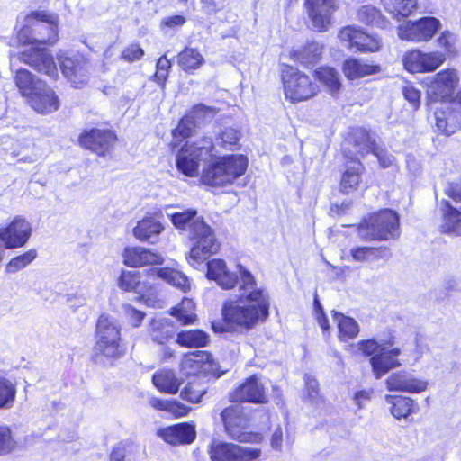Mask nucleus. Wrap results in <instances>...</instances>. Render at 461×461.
Wrapping results in <instances>:
<instances>
[{
  "label": "nucleus",
  "mask_w": 461,
  "mask_h": 461,
  "mask_svg": "<svg viewBox=\"0 0 461 461\" xmlns=\"http://www.w3.org/2000/svg\"><path fill=\"white\" fill-rule=\"evenodd\" d=\"M28 23H32V31L23 27L18 32V41L22 45H31L23 50L19 59L50 77L58 76V69L52 55L45 48L33 46L39 44H53L58 39V18L46 11H34L27 16Z\"/></svg>",
  "instance_id": "obj_1"
},
{
  "label": "nucleus",
  "mask_w": 461,
  "mask_h": 461,
  "mask_svg": "<svg viewBox=\"0 0 461 461\" xmlns=\"http://www.w3.org/2000/svg\"><path fill=\"white\" fill-rule=\"evenodd\" d=\"M240 285L239 299L227 301L222 306L226 330L252 329L268 316L269 300L265 291L258 287L254 276L239 266Z\"/></svg>",
  "instance_id": "obj_2"
},
{
  "label": "nucleus",
  "mask_w": 461,
  "mask_h": 461,
  "mask_svg": "<svg viewBox=\"0 0 461 461\" xmlns=\"http://www.w3.org/2000/svg\"><path fill=\"white\" fill-rule=\"evenodd\" d=\"M167 215L176 229L189 231V238L193 241L187 257L190 265L195 267L218 251L220 245L213 230L197 216L196 210L167 212Z\"/></svg>",
  "instance_id": "obj_3"
},
{
  "label": "nucleus",
  "mask_w": 461,
  "mask_h": 461,
  "mask_svg": "<svg viewBox=\"0 0 461 461\" xmlns=\"http://www.w3.org/2000/svg\"><path fill=\"white\" fill-rule=\"evenodd\" d=\"M248 158L243 155H228L216 158L204 168L202 181L210 186L231 185L247 170Z\"/></svg>",
  "instance_id": "obj_4"
},
{
  "label": "nucleus",
  "mask_w": 461,
  "mask_h": 461,
  "mask_svg": "<svg viewBox=\"0 0 461 461\" xmlns=\"http://www.w3.org/2000/svg\"><path fill=\"white\" fill-rule=\"evenodd\" d=\"M94 348L96 359L104 357L110 360H115L124 354L121 339V326L114 318L106 314H102L99 317L96 323V341Z\"/></svg>",
  "instance_id": "obj_5"
},
{
  "label": "nucleus",
  "mask_w": 461,
  "mask_h": 461,
  "mask_svg": "<svg viewBox=\"0 0 461 461\" xmlns=\"http://www.w3.org/2000/svg\"><path fill=\"white\" fill-rule=\"evenodd\" d=\"M358 231L366 240L394 239L399 235L398 214L388 209L375 212L358 226Z\"/></svg>",
  "instance_id": "obj_6"
},
{
  "label": "nucleus",
  "mask_w": 461,
  "mask_h": 461,
  "mask_svg": "<svg viewBox=\"0 0 461 461\" xmlns=\"http://www.w3.org/2000/svg\"><path fill=\"white\" fill-rule=\"evenodd\" d=\"M213 149L214 145L210 137L186 142L177 154L176 167L178 170L187 176H196L201 161L211 158Z\"/></svg>",
  "instance_id": "obj_7"
},
{
  "label": "nucleus",
  "mask_w": 461,
  "mask_h": 461,
  "mask_svg": "<svg viewBox=\"0 0 461 461\" xmlns=\"http://www.w3.org/2000/svg\"><path fill=\"white\" fill-rule=\"evenodd\" d=\"M459 81V74L456 69L446 68L426 77L423 83L430 102L449 103L453 100Z\"/></svg>",
  "instance_id": "obj_8"
},
{
  "label": "nucleus",
  "mask_w": 461,
  "mask_h": 461,
  "mask_svg": "<svg viewBox=\"0 0 461 461\" xmlns=\"http://www.w3.org/2000/svg\"><path fill=\"white\" fill-rule=\"evenodd\" d=\"M118 286L126 292L138 294V301L147 306L161 308L163 301L156 294V287L150 282L141 281L140 272L137 270H123L118 279Z\"/></svg>",
  "instance_id": "obj_9"
},
{
  "label": "nucleus",
  "mask_w": 461,
  "mask_h": 461,
  "mask_svg": "<svg viewBox=\"0 0 461 461\" xmlns=\"http://www.w3.org/2000/svg\"><path fill=\"white\" fill-rule=\"evenodd\" d=\"M285 97L293 103L308 100L318 92V86L311 78L292 67L283 71Z\"/></svg>",
  "instance_id": "obj_10"
},
{
  "label": "nucleus",
  "mask_w": 461,
  "mask_h": 461,
  "mask_svg": "<svg viewBox=\"0 0 461 461\" xmlns=\"http://www.w3.org/2000/svg\"><path fill=\"white\" fill-rule=\"evenodd\" d=\"M228 435L240 442L258 443L262 436L248 431L249 419L238 406H230L221 412Z\"/></svg>",
  "instance_id": "obj_11"
},
{
  "label": "nucleus",
  "mask_w": 461,
  "mask_h": 461,
  "mask_svg": "<svg viewBox=\"0 0 461 461\" xmlns=\"http://www.w3.org/2000/svg\"><path fill=\"white\" fill-rule=\"evenodd\" d=\"M209 454L212 461H261L262 451L258 447L214 442Z\"/></svg>",
  "instance_id": "obj_12"
},
{
  "label": "nucleus",
  "mask_w": 461,
  "mask_h": 461,
  "mask_svg": "<svg viewBox=\"0 0 461 461\" xmlns=\"http://www.w3.org/2000/svg\"><path fill=\"white\" fill-rule=\"evenodd\" d=\"M441 24L435 17H424L417 21H407L398 27L402 40L420 42L429 41L439 30Z\"/></svg>",
  "instance_id": "obj_13"
},
{
  "label": "nucleus",
  "mask_w": 461,
  "mask_h": 461,
  "mask_svg": "<svg viewBox=\"0 0 461 461\" xmlns=\"http://www.w3.org/2000/svg\"><path fill=\"white\" fill-rule=\"evenodd\" d=\"M446 61V54L440 51L422 52L411 50L402 58L403 66L411 73H428L437 70Z\"/></svg>",
  "instance_id": "obj_14"
},
{
  "label": "nucleus",
  "mask_w": 461,
  "mask_h": 461,
  "mask_svg": "<svg viewBox=\"0 0 461 461\" xmlns=\"http://www.w3.org/2000/svg\"><path fill=\"white\" fill-rule=\"evenodd\" d=\"M339 38L345 46L354 51L375 52L380 49V41L355 25L343 27Z\"/></svg>",
  "instance_id": "obj_15"
},
{
  "label": "nucleus",
  "mask_w": 461,
  "mask_h": 461,
  "mask_svg": "<svg viewBox=\"0 0 461 461\" xmlns=\"http://www.w3.org/2000/svg\"><path fill=\"white\" fill-rule=\"evenodd\" d=\"M307 14L314 30L325 32L331 23V16L338 9L337 0H305Z\"/></svg>",
  "instance_id": "obj_16"
},
{
  "label": "nucleus",
  "mask_w": 461,
  "mask_h": 461,
  "mask_svg": "<svg viewBox=\"0 0 461 461\" xmlns=\"http://www.w3.org/2000/svg\"><path fill=\"white\" fill-rule=\"evenodd\" d=\"M31 235V223L21 217L14 218L7 227L0 228V240L9 249L23 247Z\"/></svg>",
  "instance_id": "obj_17"
},
{
  "label": "nucleus",
  "mask_w": 461,
  "mask_h": 461,
  "mask_svg": "<svg viewBox=\"0 0 461 461\" xmlns=\"http://www.w3.org/2000/svg\"><path fill=\"white\" fill-rule=\"evenodd\" d=\"M116 135L109 130L92 129L80 135V144L99 156H105L116 142Z\"/></svg>",
  "instance_id": "obj_18"
},
{
  "label": "nucleus",
  "mask_w": 461,
  "mask_h": 461,
  "mask_svg": "<svg viewBox=\"0 0 461 461\" xmlns=\"http://www.w3.org/2000/svg\"><path fill=\"white\" fill-rule=\"evenodd\" d=\"M428 381L419 378L406 371H400L391 374L386 381L385 385L388 391L420 393L428 388Z\"/></svg>",
  "instance_id": "obj_19"
},
{
  "label": "nucleus",
  "mask_w": 461,
  "mask_h": 461,
  "mask_svg": "<svg viewBox=\"0 0 461 461\" xmlns=\"http://www.w3.org/2000/svg\"><path fill=\"white\" fill-rule=\"evenodd\" d=\"M60 68L72 86L79 88L88 81L89 64L82 56L60 57Z\"/></svg>",
  "instance_id": "obj_20"
},
{
  "label": "nucleus",
  "mask_w": 461,
  "mask_h": 461,
  "mask_svg": "<svg viewBox=\"0 0 461 461\" xmlns=\"http://www.w3.org/2000/svg\"><path fill=\"white\" fill-rule=\"evenodd\" d=\"M231 402L261 403L266 400L265 388L256 375L245 380L230 393Z\"/></svg>",
  "instance_id": "obj_21"
},
{
  "label": "nucleus",
  "mask_w": 461,
  "mask_h": 461,
  "mask_svg": "<svg viewBox=\"0 0 461 461\" xmlns=\"http://www.w3.org/2000/svg\"><path fill=\"white\" fill-rule=\"evenodd\" d=\"M391 346L392 343L389 342L384 349L369 359L373 374L376 379L381 378L390 370L402 366L401 361L397 358L402 352L401 349L398 348H391Z\"/></svg>",
  "instance_id": "obj_22"
},
{
  "label": "nucleus",
  "mask_w": 461,
  "mask_h": 461,
  "mask_svg": "<svg viewBox=\"0 0 461 461\" xmlns=\"http://www.w3.org/2000/svg\"><path fill=\"white\" fill-rule=\"evenodd\" d=\"M38 90L27 98L31 107L39 113L48 114L57 111L59 100L52 88L46 83L40 84Z\"/></svg>",
  "instance_id": "obj_23"
},
{
  "label": "nucleus",
  "mask_w": 461,
  "mask_h": 461,
  "mask_svg": "<svg viewBox=\"0 0 461 461\" xmlns=\"http://www.w3.org/2000/svg\"><path fill=\"white\" fill-rule=\"evenodd\" d=\"M206 276L214 280L222 289H231L236 284L240 285V279L237 275L231 272L223 259L216 258L207 263Z\"/></svg>",
  "instance_id": "obj_24"
},
{
  "label": "nucleus",
  "mask_w": 461,
  "mask_h": 461,
  "mask_svg": "<svg viewBox=\"0 0 461 461\" xmlns=\"http://www.w3.org/2000/svg\"><path fill=\"white\" fill-rule=\"evenodd\" d=\"M158 435L171 445L190 444L195 438L194 426L189 423H179L160 429Z\"/></svg>",
  "instance_id": "obj_25"
},
{
  "label": "nucleus",
  "mask_w": 461,
  "mask_h": 461,
  "mask_svg": "<svg viewBox=\"0 0 461 461\" xmlns=\"http://www.w3.org/2000/svg\"><path fill=\"white\" fill-rule=\"evenodd\" d=\"M123 262L131 267H141L146 265H159L163 263L160 254L154 253L142 247L126 248L123 251Z\"/></svg>",
  "instance_id": "obj_26"
},
{
  "label": "nucleus",
  "mask_w": 461,
  "mask_h": 461,
  "mask_svg": "<svg viewBox=\"0 0 461 461\" xmlns=\"http://www.w3.org/2000/svg\"><path fill=\"white\" fill-rule=\"evenodd\" d=\"M180 367L185 375L209 373L212 369L211 355L205 351L186 354L183 357Z\"/></svg>",
  "instance_id": "obj_27"
},
{
  "label": "nucleus",
  "mask_w": 461,
  "mask_h": 461,
  "mask_svg": "<svg viewBox=\"0 0 461 461\" xmlns=\"http://www.w3.org/2000/svg\"><path fill=\"white\" fill-rule=\"evenodd\" d=\"M441 223L440 230L443 233L460 235L461 234V205L455 206L448 201L443 200L440 203Z\"/></svg>",
  "instance_id": "obj_28"
},
{
  "label": "nucleus",
  "mask_w": 461,
  "mask_h": 461,
  "mask_svg": "<svg viewBox=\"0 0 461 461\" xmlns=\"http://www.w3.org/2000/svg\"><path fill=\"white\" fill-rule=\"evenodd\" d=\"M213 109L203 104L195 105L193 110L184 116L179 122L177 127L173 131L175 138L189 137L195 130L196 122L205 118L209 113H213Z\"/></svg>",
  "instance_id": "obj_29"
},
{
  "label": "nucleus",
  "mask_w": 461,
  "mask_h": 461,
  "mask_svg": "<svg viewBox=\"0 0 461 461\" xmlns=\"http://www.w3.org/2000/svg\"><path fill=\"white\" fill-rule=\"evenodd\" d=\"M436 128L438 131L451 135L459 128L458 114L451 109L449 103H441L435 111Z\"/></svg>",
  "instance_id": "obj_30"
},
{
  "label": "nucleus",
  "mask_w": 461,
  "mask_h": 461,
  "mask_svg": "<svg viewBox=\"0 0 461 461\" xmlns=\"http://www.w3.org/2000/svg\"><path fill=\"white\" fill-rule=\"evenodd\" d=\"M342 70L348 80H355L380 72V67L350 58L343 62Z\"/></svg>",
  "instance_id": "obj_31"
},
{
  "label": "nucleus",
  "mask_w": 461,
  "mask_h": 461,
  "mask_svg": "<svg viewBox=\"0 0 461 461\" xmlns=\"http://www.w3.org/2000/svg\"><path fill=\"white\" fill-rule=\"evenodd\" d=\"M384 401L390 406L391 414L397 420L407 418L418 408L414 400L406 396L386 394Z\"/></svg>",
  "instance_id": "obj_32"
},
{
  "label": "nucleus",
  "mask_w": 461,
  "mask_h": 461,
  "mask_svg": "<svg viewBox=\"0 0 461 461\" xmlns=\"http://www.w3.org/2000/svg\"><path fill=\"white\" fill-rule=\"evenodd\" d=\"M163 230L164 227L157 219L146 217L138 221L136 227L133 229V235L140 241L154 243Z\"/></svg>",
  "instance_id": "obj_33"
},
{
  "label": "nucleus",
  "mask_w": 461,
  "mask_h": 461,
  "mask_svg": "<svg viewBox=\"0 0 461 461\" xmlns=\"http://www.w3.org/2000/svg\"><path fill=\"white\" fill-rule=\"evenodd\" d=\"M152 382L158 391L169 394L176 393L182 384V380L170 369H162L155 373Z\"/></svg>",
  "instance_id": "obj_34"
},
{
  "label": "nucleus",
  "mask_w": 461,
  "mask_h": 461,
  "mask_svg": "<svg viewBox=\"0 0 461 461\" xmlns=\"http://www.w3.org/2000/svg\"><path fill=\"white\" fill-rule=\"evenodd\" d=\"M149 278L157 276L184 292L190 288V282L187 276L182 272L173 268H153L149 271Z\"/></svg>",
  "instance_id": "obj_35"
},
{
  "label": "nucleus",
  "mask_w": 461,
  "mask_h": 461,
  "mask_svg": "<svg viewBox=\"0 0 461 461\" xmlns=\"http://www.w3.org/2000/svg\"><path fill=\"white\" fill-rule=\"evenodd\" d=\"M148 331L154 342L165 344L174 335V324L168 319H153L149 323Z\"/></svg>",
  "instance_id": "obj_36"
},
{
  "label": "nucleus",
  "mask_w": 461,
  "mask_h": 461,
  "mask_svg": "<svg viewBox=\"0 0 461 461\" xmlns=\"http://www.w3.org/2000/svg\"><path fill=\"white\" fill-rule=\"evenodd\" d=\"M364 167L358 159L349 161L340 180V188L344 193L348 194L357 188Z\"/></svg>",
  "instance_id": "obj_37"
},
{
  "label": "nucleus",
  "mask_w": 461,
  "mask_h": 461,
  "mask_svg": "<svg viewBox=\"0 0 461 461\" xmlns=\"http://www.w3.org/2000/svg\"><path fill=\"white\" fill-rule=\"evenodd\" d=\"M14 83L19 89V92L26 99L36 92L40 84H45L42 80L35 78L33 75L25 68H20L16 71L14 76Z\"/></svg>",
  "instance_id": "obj_38"
},
{
  "label": "nucleus",
  "mask_w": 461,
  "mask_h": 461,
  "mask_svg": "<svg viewBox=\"0 0 461 461\" xmlns=\"http://www.w3.org/2000/svg\"><path fill=\"white\" fill-rule=\"evenodd\" d=\"M333 318L337 321L339 338L342 341L355 339L359 332L357 322L351 317L345 316L336 311L332 312Z\"/></svg>",
  "instance_id": "obj_39"
},
{
  "label": "nucleus",
  "mask_w": 461,
  "mask_h": 461,
  "mask_svg": "<svg viewBox=\"0 0 461 461\" xmlns=\"http://www.w3.org/2000/svg\"><path fill=\"white\" fill-rule=\"evenodd\" d=\"M349 141L354 145L355 154L362 157L371 153L376 145L375 142L371 139L369 133L362 128L355 129L351 132L349 136Z\"/></svg>",
  "instance_id": "obj_40"
},
{
  "label": "nucleus",
  "mask_w": 461,
  "mask_h": 461,
  "mask_svg": "<svg viewBox=\"0 0 461 461\" xmlns=\"http://www.w3.org/2000/svg\"><path fill=\"white\" fill-rule=\"evenodd\" d=\"M208 341L209 336L201 330L181 331L176 336V343L185 348L205 347Z\"/></svg>",
  "instance_id": "obj_41"
},
{
  "label": "nucleus",
  "mask_w": 461,
  "mask_h": 461,
  "mask_svg": "<svg viewBox=\"0 0 461 461\" xmlns=\"http://www.w3.org/2000/svg\"><path fill=\"white\" fill-rule=\"evenodd\" d=\"M195 304L193 300L185 298L176 307L171 309V315L183 325L194 323L196 319Z\"/></svg>",
  "instance_id": "obj_42"
},
{
  "label": "nucleus",
  "mask_w": 461,
  "mask_h": 461,
  "mask_svg": "<svg viewBox=\"0 0 461 461\" xmlns=\"http://www.w3.org/2000/svg\"><path fill=\"white\" fill-rule=\"evenodd\" d=\"M315 77L334 95L341 86L338 71L330 67H322L315 71Z\"/></svg>",
  "instance_id": "obj_43"
},
{
  "label": "nucleus",
  "mask_w": 461,
  "mask_h": 461,
  "mask_svg": "<svg viewBox=\"0 0 461 461\" xmlns=\"http://www.w3.org/2000/svg\"><path fill=\"white\" fill-rule=\"evenodd\" d=\"M384 9L393 16H408L417 7V0H381Z\"/></svg>",
  "instance_id": "obj_44"
},
{
  "label": "nucleus",
  "mask_w": 461,
  "mask_h": 461,
  "mask_svg": "<svg viewBox=\"0 0 461 461\" xmlns=\"http://www.w3.org/2000/svg\"><path fill=\"white\" fill-rule=\"evenodd\" d=\"M322 46L317 42H310L301 50H294L293 56L295 60L310 65L317 62L322 54Z\"/></svg>",
  "instance_id": "obj_45"
},
{
  "label": "nucleus",
  "mask_w": 461,
  "mask_h": 461,
  "mask_svg": "<svg viewBox=\"0 0 461 461\" xmlns=\"http://www.w3.org/2000/svg\"><path fill=\"white\" fill-rule=\"evenodd\" d=\"M16 384L12 380L0 376V410L11 409L16 398Z\"/></svg>",
  "instance_id": "obj_46"
},
{
  "label": "nucleus",
  "mask_w": 461,
  "mask_h": 461,
  "mask_svg": "<svg viewBox=\"0 0 461 461\" xmlns=\"http://www.w3.org/2000/svg\"><path fill=\"white\" fill-rule=\"evenodd\" d=\"M204 59L195 49L186 48L178 54V64L185 71L197 69Z\"/></svg>",
  "instance_id": "obj_47"
},
{
  "label": "nucleus",
  "mask_w": 461,
  "mask_h": 461,
  "mask_svg": "<svg viewBox=\"0 0 461 461\" xmlns=\"http://www.w3.org/2000/svg\"><path fill=\"white\" fill-rule=\"evenodd\" d=\"M37 250L29 249L25 253L13 258L5 266V272L14 274L29 266L36 258Z\"/></svg>",
  "instance_id": "obj_48"
},
{
  "label": "nucleus",
  "mask_w": 461,
  "mask_h": 461,
  "mask_svg": "<svg viewBox=\"0 0 461 461\" xmlns=\"http://www.w3.org/2000/svg\"><path fill=\"white\" fill-rule=\"evenodd\" d=\"M382 251L376 248L357 247L350 249V255L355 261H375L381 258Z\"/></svg>",
  "instance_id": "obj_49"
},
{
  "label": "nucleus",
  "mask_w": 461,
  "mask_h": 461,
  "mask_svg": "<svg viewBox=\"0 0 461 461\" xmlns=\"http://www.w3.org/2000/svg\"><path fill=\"white\" fill-rule=\"evenodd\" d=\"M205 389L197 382L188 383L181 391V398L192 403L199 402L205 393Z\"/></svg>",
  "instance_id": "obj_50"
},
{
  "label": "nucleus",
  "mask_w": 461,
  "mask_h": 461,
  "mask_svg": "<svg viewBox=\"0 0 461 461\" xmlns=\"http://www.w3.org/2000/svg\"><path fill=\"white\" fill-rule=\"evenodd\" d=\"M357 19L366 24L379 25L381 23V14L373 5H363L357 11Z\"/></svg>",
  "instance_id": "obj_51"
},
{
  "label": "nucleus",
  "mask_w": 461,
  "mask_h": 461,
  "mask_svg": "<svg viewBox=\"0 0 461 461\" xmlns=\"http://www.w3.org/2000/svg\"><path fill=\"white\" fill-rule=\"evenodd\" d=\"M16 441L9 427L0 426V455H6L16 447Z\"/></svg>",
  "instance_id": "obj_52"
},
{
  "label": "nucleus",
  "mask_w": 461,
  "mask_h": 461,
  "mask_svg": "<svg viewBox=\"0 0 461 461\" xmlns=\"http://www.w3.org/2000/svg\"><path fill=\"white\" fill-rule=\"evenodd\" d=\"M389 341L378 342L375 339L361 340L357 343L358 349L365 356L373 357L384 349Z\"/></svg>",
  "instance_id": "obj_53"
},
{
  "label": "nucleus",
  "mask_w": 461,
  "mask_h": 461,
  "mask_svg": "<svg viewBox=\"0 0 461 461\" xmlns=\"http://www.w3.org/2000/svg\"><path fill=\"white\" fill-rule=\"evenodd\" d=\"M122 310L127 322L133 328L140 327L146 316L144 312L137 310L131 304H124Z\"/></svg>",
  "instance_id": "obj_54"
},
{
  "label": "nucleus",
  "mask_w": 461,
  "mask_h": 461,
  "mask_svg": "<svg viewBox=\"0 0 461 461\" xmlns=\"http://www.w3.org/2000/svg\"><path fill=\"white\" fill-rule=\"evenodd\" d=\"M457 43V37L450 32H444L438 39V44L440 48L444 49L446 53L452 55L456 54Z\"/></svg>",
  "instance_id": "obj_55"
},
{
  "label": "nucleus",
  "mask_w": 461,
  "mask_h": 461,
  "mask_svg": "<svg viewBox=\"0 0 461 461\" xmlns=\"http://www.w3.org/2000/svg\"><path fill=\"white\" fill-rule=\"evenodd\" d=\"M110 461H135L131 456V447L123 443L118 444L111 453Z\"/></svg>",
  "instance_id": "obj_56"
},
{
  "label": "nucleus",
  "mask_w": 461,
  "mask_h": 461,
  "mask_svg": "<svg viewBox=\"0 0 461 461\" xmlns=\"http://www.w3.org/2000/svg\"><path fill=\"white\" fill-rule=\"evenodd\" d=\"M305 386L307 396L312 404H318L321 401L319 396L318 382L316 379L306 375L305 376Z\"/></svg>",
  "instance_id": "obj_57"
},
{
  "label": "nucleus",
  "mask_w": 461,
  "mask_h": 461,
  "mask_svg": "<svg viewBox=\"0 0 461 461\" xmlns=\"http://www.w3.org/2000/svg\"><path fill=\"white\" fill-rule=\"evenodd\" d=\"M144 55V50L138 44H131L122 53V58L128 62H133L140 59Z\"/></svg>",
  "instance_id": "obj_58"
},
{
  "label": "nucleus",
  "mask_w": 461,
  "mask_h": 461,
  "mask_svg": "<svg viewBox=\"0 0 461 461\" xmlns=\"http://www.w3.org/2000/svg\"><path fill=\"white\" fill-rule=\"evenodd\" d=\"M374 391L372 389L360 390L354 393L353 402L357 410L363 409L366 402L372 398Z\"/></svg>",
  "instance_id": "obj_59"
},
{
  "label": "nucleus",
  "mask_w": 461,
  "mask_h": 461,
  "mask_svg": "<svg viewBox=\"0 0 461 461\" xmlns=\"http://www.w3.org/2000/svg\"><path fill=\"white\" fill-rule=\"evenodd\" d=\"M378 159L383 167H388L394 162V157L384 149H379L377 145L375 146L372 152Z\"/></svg>",
  "instance_id": "obj_60"
},
{
  "label": "nucleus",
  "mask_w": 461,
  "mask_h": 461,
  "mask_svg": "<svg viewBox=\"0 0 461 461\" xmlns=\"http://www.w3.org/2000/svg\"><path fill=\"white\" fill-rule=\"evenodd\" d=\"M314 307H315V315L316 320L323 332H327L330 329L329 321L323 312V308L319 302L317 296H315L314 299Z\"/></svg>",
  "instance_id": "obj_61"
},
{
  "label": "nucleus",
  "mask_w": 461,
  "mask_h": 461,
  "mask_svg": "<svg viewBox=\"0 0 461 461\" xmlns=\"http://www.w3.org/2000/svg\"><path fill=\"white\" fill-rule=\"evenodd\" d=\"M221 140L224 145H235L240 140V132L232 127H226L221 134Z\"/></svg>",
  "instance_id": "obj_62"
},
{
  "label": "nucleus",
  "mask_w": 461,
  "mask_h": 461,
  "mask_svg": "<svg viewBox=\"0 0 461 461\" xmlns=\"http://www.w3.org/2000/svg\"><path fill=\"white\" fill-rule=\"evenodd\" d=\"M402 94L406 100H408L413 107L417 108L420 104V92L411 85H406L402 88Z\"/></svg>",
  "instance_id": "obj_63"
},
{
  "label": "nucleus",
  "mask_w": 461,
  "mask_h": 461,
  "mask_svg": "<svg viewBox=\"0 0 461 461\" xmlns=\"http://www.w3.org/2000/svg\"><path fill=\"white\" fill-rule=\"evenodd\" d=\"M171 67L170 61L167 59L166 56H162L158 59L157 62V72H156V77L158 80L165 81L167 77L168 69Z\"/></svg>",
  "instance_id": "obj_64"
}]
</instances>
